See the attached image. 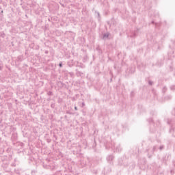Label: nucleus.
<instances>
[{"label": "nucleus", "mask_w": 175, "mask_h": 175, "mask_svg": "<svg viewBox=\"0 0 175 175\" xmlns=\"http://www.w3.org/2000/svg\"><path fill=\"white\" fill-rule=\"evenodd\" d=\"M76 75H77V76L78 77H83V72H80V71H79V70H77V69L76 70Z\"/></svg>", "instance_id": "1"}, {"label": "nucleus", "mask_w": 175, "mask_h": 175, "mask_svg": "<svg viewBox=\"0 0 175 175\" xmlns=\"http://www.w3.org/2000/svg\"><path fill=\"white\" fill-rule=\"evenodd\" d=\"M116 152H120L121 151V146L120 145L116 146Z\"/></svg>", "instance_id": "2"}, {"label": "nucleus", "mask_w": 175, "mask_h": 175, "mask_svg": "<svg viewBox=\"0 0 175 175\" xmlns=\"http://www.w3.org/2000/svg\"><path fill=\"white\" fill-rule=\"evenodd\" d=\"M109 33H105L104 35H103V39L105 40H106V39H108L109 38Z\"/></svg>", "instance_id": "3"}, {"label": "nucleus", "mask_w": 175, "mask_h": 175, "mask_svg": "<svg viewBox=\"0 0 175 175\" xmlns=\"http://www.w3.org/2000/svg\"><path fill=\"white\" fill-rule=\"evenodd\" d=\"M114 157L113 155H109L107 157V161H113Z\"/></svg>", "instance_id": "4"}, {"label": "nucleus", "mask_w": 175, "mask_h": 175, "mask_svg": "<svg viewBox=\"0 0 175 175\" xmlns=\"http://www.w3.org/2000/svg\"><path fill=\"white\" fill-rule=\"evenodd\" d=\"M16 61H17L18 62H23V56H18V57H17Z\"/></svg>", "instance_id": "5"}, {"label": "nucleus", "mask_w": 175, "mask_h": 175, "mask_svg": "<svg viewBox=\"0 0 175 175\" xmlns=\"http://www.w3.org/2000/svg\"><path fill=\"white\" fill-rule=\"evenodd\" d=\"M38 171L36 170H31V175H36Z\"/></svg>", "instance_id": "6"}, {"label": "nucleus", "mask_w": 175, "mask_h": 175, "mask_svg": "<svg viewBox=\"0 0 175 175\" xmlns=\"http://www.w3.org/2000/svg\"><path fill=\"white\" fill-rule=\"evenodd\" d=\"M67 65L69 66V68H72V66H73V64L70 62H68Z\"/></svg>", "instance_id": "7"}, {"label": "nucleus", "mask_w": 175, "mask_h": 175, "mask_svg": "<svg viewBox=\"0 0 175 175\" xmlns=\"http://www.w3.org/2000/svg\"><path fill=\"white\" fill-rule=\"evenodd\" d=\"M88 57L87 55L83 57V62H87Z\"/></svg>", "instance_id": "8"}, {"label": "nucleus", "mask_w": 175, "mask_h": 175, "mask_svg": "<svg viewBox=\"0 0 175 175\" xmlns=\"http://www.w3.org/2000/svg\"><path fill=\"white\" fill-rule=\"evenodd\" d=\"M170 90H172V91H174V90H175V85H172V86H170Z\"/></svg>", "instance_id": "9"}, {"label": "nucleus", "mask_w": 175, "mask_h": 175, "mask_svg": "<svg viewBox=\"0 0 175 175\" xmlns=\"http://www.w3.org/2000/svg\"><path fill=\"white\" fill-rule=\"evenodd\" d=\"M48 95H49V96H51V95H53V92L49 91V92H48Z\"/></svg>", "instance_id": "10"}, {"label": "nucleus", "mask_w": 175, "mask_h": 175, "mask_svg": "<svg viewBox=\"0 0 175 175\" xmlns=\"http://www.w3.org/2000/svg\"><path fill=\"white\" fill-rule=\"evenodd\" d=\"M59 68H62V66H63L62 62H59Z\"/></svg>", "instance_id": "11"}, {"label": "nucleus", "mask_w": 175, "mask_h": 175, "mask_svg": "<svg viewBox=\"0 0 175 175\" xmlns=\"http://www.w3.org/2000/svg\"><path fill=\"white\" fill-rule=\"evenodd\" d=\"M1 38H5V33H1Z\"/></svg>", "instance_id": "12"}, {"label": "nucleus", "mask_w": 175, "mask_h": 175, "mask_svg": "<svg viewBox=\"0 0 175 175\" xmlns=\"http://www.w3.org/2000/svg\"><path fill=\"white\" fill-rule=\"evenodd\" d=\"M84 106H85V103H81V107H84Z\"/></svg>", "instance_id": "13"}, {"label": "nucleus", "mask_w": 175, "mask_h": 175, "mask_svg": "<svg viewBox=\"0 0 175 175\" xmlns=\"http://www.w3.org/2000/svg\"><path fill=\"white\" fill-rule=\"evenodd\" d=\"M68 75H70V76H71V77L74 75L73 72H69Z\"/></svg>", "instance_id": "14"}, {"label": "nucleus", "mask_w": 175, "mask_h": 175, "mask_svg": "<svg viewBox=\"0 0 175 175\" xmlns=\"http://www.w3.org/2000/svg\"><path fill=\"white\" fill-rule=\"evenodd\" d=\"M148 84H149L150 85H152V81H149Z\"/></svg>", "instance_id": "15"}, {"label": "nucleus", "mask_w": 175, "mask_h": 175, "mask_svg": "<svg viewBox=\"0 0 175 175\" xmlns=\"http://www.w3.org/2000/svg\"><path fill=\"white\" fill-rule=\"evenodd\" d=\"M96 16H98V17H99L100 16L99 12H96Z\"/></svg>", "instance_id": "16"}, {"label": "nucleus", "mask_w": 175, "mask_h": 175, "mask_svg": "<svg viewBox=\"0 0 175 175\" xmlns=\"http://www.w3.org/2000/svg\"><path fill=\"white\" fill-rule=\"evenodd\" d=\"M167 99H172V96H167Z\"/></svg>", "instance_id": "17"}, {"label": "nucleus", "mask_w": 175, "mask_h": 175, "mask_svg": "<svg viewBox=\"0 0 175 175\" xmlns=\"http://www.w3.org/2000/svg\"><path fill=\"white\" fill-rule=\"evenodd\" d=\"M160 150H163V146H160Z\"/></svg>", "instance_id": "18"}, {"label": "nucleus", "mask_w": 175, "mask_h": 175, "mask_svg": "<svg viewBox=\"0 0 175 175\" xmlns=\"http://www.w3.org/2000/svg\"><path fill=\"white\" fill-rule=\"evenodd\" d=\"M46 54H49V51H45L44 52Z\"/></svg>", "instance_id": "19"}, {"label": "nucleus", "mask_w": 175, "mask_h": 175, "mask_svg": "<svg viewBox=\"0 0 175 175\" xmlns=\"http://www.w3.org/2000/svg\"><path fill=\"white\" fill-rule=\"evenodd\" d=\"M2 66H0V70H2Z\"/></svg>", "instance_id": "20"}, {"label": "nucleus", "mask_w": 175, "mask_h": 175, "mask_svg": "<svg viewBox=\"0 0 175 175\" xmlns=\"http://www.w3.org/2000/svg\"><path fill=\"white\" fill-rule=\"evenodd\" d=\"M75 110L77 111V107H75Z\"/></svg>", "instance_id": "21"}, {"label": "nucleus", "mask_w": 175, "mask_h": 175, "mask_svg": "<svg viewBox=\"0 0 175 175\" xmlns=\"http://www.w3.org/2000/svg\"><path fill=\"white\" fill-rule=\"evenodd\" d=\"M1 13H3V11H1Z\"/></svg>", "instance_id": "22"}, {"label": "nucleus", "mask_w": 175, "mask_h": 175, "mask_svg": "<svg viewBox=\"0 0 175 175\" xmlns=\"http://www.w3.org/2000/svg\"><path fill=\"white\" fill-rule=\"evenodd\" d=\"M51 107H53V105H51Z\"/></svg>", "instance_id": "23"}]
</instances>
